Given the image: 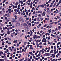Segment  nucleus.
Segmentation results:
<instances>
[{"instance_id": "f257e3e1", "label": "nucleus", "mask_w": 61, "mask_h": 61, "mask_svg": "<svg viewBox=\"0 0 61 61\" xmlns=\"http://www.w3.org/2000/svg\"><path fill=\"white\" fill-rule=\"evenodd\" d=\"M24 25V27L26 29H27L28 28V26L25 23H24L23 24Z\"/></svg>"}, {"instance_id": "f03ea898", "label": "nucleus", "mask_w": 61, "mask_h": 61, "mask_svg": "<svg viewBox=\"0 0 61 61\" xmlns=\"http://www.w3.org/2000/svg\"><path fill=\"white\" fill-rule=\"evenodd\" d=\"M19 21L20 22H21V23H23L24 22V20L23 19H21V18H19Z\"/></svg>"}, {"instance_id": "7ed1b4c3", "label": "nucleus", "mask_w": 61, "mask_h": 61, "mask_svg": "<svg viewBox=\"0 0 61 61\" xmlns=\"http://www.w3.org/2000/svg\"><path fill=\"white\" fill-rule=\"evenodd\" d=\"M29 54H30V55H32L33 56H35V54H33V53H32V52H29Z\"/></svg>"}, {"instance_id": "20e7f679", "label": "nucleus", "mask_w": 61, "mask_h": 61, "mask_svg": "<svg viewBox=\"0 0 61 61\" xmlns=\"http://www.w3.org/2000/svg\"><path fill=\"white\" fill-rule=\"evenodd\" d=\"M16 25L17 26H19L20 25V23H17L16 24Z\"/></svg>"}, {"instance_id": "39448f33", "label": "nucleus", "mask_w": 61, "mask_h": 61, "mask_svg": "<svg viewBox=\"0 0 61 61\" xmlns=\"http://www.w3.org/2000/svg\"><path fill=\"white\" fill-rule=\"evenodd\" d=\"M7 34L8 35H9L10 34V31H9V30H8L7 31Z\"/></svg>"}, {"instance_id": "423d86ee", "label": "nucleus", "mask_w": 61, "mask_h": 61, "mask_svg": "<svg viewBox=\"0 0 61 61\" xmlns=\"http://www.w3.org/2000/svg\"><path fill=\"white\" fill-rule=\"evenodd\" d=\"M37 35H34V36H33V37L34 38V39H36V36Z\"/></svg>"}, {"instance_id": "0eeeda50", "label": "nucleus", "mask_w": 61, "mask_h": 61, "mask_svg": "<svg viewBox=\"0 0 61 61\" xmlns=\"http://www.w3.org/2000/svg\"><path fill=\"white\" fill-rule=\"evenodd\" d=\"M20 32L21 31H20V30L19 29H18V32H17L18 34H20Z\"/></svg>"}, {"instance_id": "6e6552de", "label": "nucleus", "mask_w": 61, "mask_h": 61, "mask_svg": "<svg viewBox=\"0 0 61 61\" xmlns=\"http://www.w3.org/2000/svg\"><path fill=\"white\" fill-rule=\"evenodd\" d=\"M17 40H16V41L15 40L14 41L13 43H17Z\"/></svg>"}, {"instance_id": "1a4fd4ad", "label": "nucleus", "mask_w": 61, "mask_h": 61, "mask_svg": "<svg viewBox=\"0 0 61 61\" xmlns=\"http://www.w3.org/2000/svg\"><path fill=\"white\" fill-rule=\"evenodd\" d=\"M15 21V19H14L12 20V23H14V22Z\"/></svg>"}, {"instance_id": "9d476101", "label": "nucleus", "mask_w": 61, "mask_h": 61, "mask_svg": "<svg viewBox=\"0 0 61 61\" xmlns=\"http://www.w3.org/2000/svg\"><path fill=\"white\" fill-rule=\"evenodd\" d=\"M25 22L27 23V24H28L29 23V21H28L26 20L25 21Z\"/></svg>"}, {"instance_id": "9b49d317", "label": "nucleus", "mask_w": 61, "mask_h": 61, "mask_svg": "<svg viewBox=\"0 0 61 61\" xmlns=\"http://www.w3.org/2000/svg\"><path fill=\"white\" fill-rule=\"evenodd\" d=\"M11 36L12 37H14V35L13 34V33H11Z\"/></svg>"}, {"instance_id": "f8f14e48", "label": "nucleus", "mask_w": 61, "mask_h": 61, "mask_svg": "<svg viewBox=\"0 0 61 61\" xmlns=\"http://www.w3.org/2000/svg\"><path fill=\"white\" fill-rule=\"evenodd\" d=\"M28 24L29 25V26L30 27V26H31V23H29Z\"/></svg>"}, {"instance_id": "ddd939ff", "label": "nucleus", "mask_w": 61, "mask_h": 61, "mask_svg": "<svg viewBox=\"0 0 61 61\" xmlns=\"http://www.w3.org/2000/svg\"><path fill=\"white\" fill-rule=\"evenodd\" d=\"M41 25V24H40L38 25L37 26V27H38L39 28V27H40V26Z\"/></svg>"}, {"instance_id": "4468645a", "label": "nucleus", "mask_w": 61, "mask_h": 61, "mask_svg": "<svg viewBox=\"0 0 61 61\" xmlns=\"http://www.w3.org/2000/svg\"><path fill=\"white\" fill-rule=\"evenodd\" d=\"M7 38L8 40H11V38H9V37H8Z\"/></svg>"}, {"instance_id": "2eb2a0df", "label": "nucleus", "mask_w": 61, "mask_h": 61, "mask_svg": "<svg viewBox=\"0 0 61 61\" xmlns=\"http://www.w3.org/2000/svg\"><path fill=\"white\" fill-rule=\"evenodd\" d=\"M56 2L54 4V5H53V7H55V6H56Z\"/></svg>"}, {"instance_id": "dca6fc26", "label": "nucleus", "mask_w": 61, "mask_h": 61, "mask_svg": "<svg viewBox=\"0 0 61 61\" xmlns=\"http://www.w3.org/2000/svg\"><path fill=\"white\" fill-rule=\"evenodd\" d=\"M15 20H16L17 19V16L16 15H15Z\"/></svg>"}, {"instance_id": "f3484780", "label": "nucleus", "mask_w": 61, "mask_h": 61, "mask_svg": "<svg viewBox=\"0 0 61 61\" xmlns=\"http://www.w3.org/2000/svg\"><path fill=\"white\" fill-rule=\"evenodd\" d=\"M44 56H47V53H45V54H44Z\"/></svg>"}, {"instance_id": "a211bd4d", "label": "nucleus", "mask_w": 61, "mask_h": 61, "mask_svg": "<svg viewBox=\"0 0 61 61\" xmlns=\"http://www.w3.org/2000/svg\"><path fill=\"white\" fill-rule=\"evenodd\" d=\"M30 49H32L33 50L34 49V48L32 47H30Z\"/></svg>"}, {"instance_id": "6ab92c4d", "label": "nucleus", "mask_w": 61, "mask_h": 61, "mask_svg": "<svg viewBox=\"0 0 61 61\" xmlns=\"http://www.w3.org/2000/svg\"><path fill=\"white\" fill-rule=\"evenodd\" d=\"M2 14H4L5 13V11H1Z\"/></svg>"}, {"instance_id": "aec40b11", "label": "nucleus", "mask_w": 61, "mask_h": 61, "mask_svg": "<svg viewBox=\"0 0 61 61\" xmlns=\"http://www.w3.org/2000/svg\"><path fill=\"white\" fill-rule=\"evenodd\" d=\"M38 16H40V17H41L42 16V15H41L40 14H39L38 15Z\"/></svg>"}, {"instance_id": "412c9836", "label": "nucleus", "mask_w": 61, "mask_h": 61, "mask_svg": "<svg viewBox=\"0 0 61 61\" xmlns=\"http://www.w3.org/2000/svg\"><path fill=\"white\" fill-rule=\"evenodd\" d=\"M30 32L31 34H33V32H32V30H30Z\"/></svg>"}, {"instance_id": "4be33fe9", "label": "nucleus", "mask_w": 61, "mask_h": 61, "mask_svg": "<svg viewBox=\"0 0 61 61\" xmlns=\"http://www.w3.org/2000/svg\"><path fill=\"white\" fill-rule=\"evenodd\" d=\"M58 29H59V30H60V26H58Z\"/></svg>"}, {"instance_id": "5701e85b", "label": "nucleus", "mask_w": 61, "mask_h": 61, "mask_svg": "<svg viewBox=\"0 0 61 61\" xmlns=\"http://www.w3.org/2000/svg\"><path fill=\"white\" fill-rule=\"evenodd\" d=\"M0 54H3V52L2 51H0Z\"/></svg>"}, {"instance_id": "b1692460", "label": "nucleus", "mask_w": 61, "mask_h": 61, "mask_svg": "<svg viewBox=\"0 0 61 61\" xmlns=\"http://www.w3.org/2000/svg\"><path fill=\"white\" fill-rule=\"evenodd\" d=\"M26 58L25 59L26 60V61H27V60H28V58H26L27 57H26Z\"/></svg>"}, {"instance_id": "393cba45", "label": "nucleus", "mask_w": 61, "mask_h": 61, "mask_svg": "<svg viewBox=\"0 0 61 61\" xmlns=\"http://www.w3.org/2000/svg\"><path fill=\"white\" fill-rule=\"evenodd\" d=\"M11 13V11H9V13H8L9 15H11V13L10 14V13Z\"/></svg>"}, {"instance_id": "a878e982", "label": "nucleus", "mask_w": 61, "mask_h": 61, "mask_svg": "<svg viewBox=\"0 0 61 61\" xmlns=\"http://www.w3.org/2000/svg\"><path fill=\"white\" fill-rule=\"evenodd\" d=\"M15 23H18V21L17 20H15Z\"/></svg>"}, {"instance_id": "bb28decb", "label": "nucleus", "mask_w": 61, "mask_h": 61, "mask_svg": "<svg viewBox=\"0 0 61 61\" xmlns=\"http://www.w3.org/2000/svg\"><path fill=\"white\" fill-rule=\"evenodd\" d=\"M52 27V25H50L49 27H50V28H51V27Z\"/></svg>"}, {"instance_id": "cd10ccee", "label": "nucleus", "mask_w": 61, "mask_h": 61, "mask_svg": "<svg viewBox=\"0 0 61 61\" xmlns=\"http://www.w3.org/2000/svg\"><path fill=\"white\" fill-rule=\"evenodd\" d=\"M50 38H51L49 36L48 37V40H49V39H50Z\"/></svg>"}, {"instance_id": "c85d7f7f", "label": "nucleus", "mask_w": 61, "mask_h": 61, "mask_svg": "<svg viewBox=\"0 0 61 61\" xmlns=\"http://www.w3.org/2000/svg\"><path fill=\"white\" fill-rule=\"evenodd\" d=\"M6 51H7L8 52H9V50L8 49H6Z\"/></svg>"}, {"instance_id": "c756f323", "label": "nucleus", "mask_w": 61, "mask_h": 61, "mask_svg": "<svg viewBox=\"0 0 61 61\" xmlns=\"http://www.w3.org/2000/svg\"><path fill=\"white\" fill-rule=\"evenodd\" d=\"M36 37H37V38L39 39L40 38V36H37Z\"/></svg>"}, {"instance_id": "7c9ffc66", "label": "nucleus", "mask_w": 61, "mask_h": 61, "mask_svg": "<svg viewBox=\"0 0 61 61\" xmlns=\"http://www.w3.org/2000/svg\"><path fill=\"white\" fill-rule=\"evenodd\" d=\"M41 52H42V50H41L39 51V53H41Z\"/></svg>"}, {"instance_id": "2f4dec72", "label": "nucleus", "mask_w": 61, "mask_h": 61, "mask_svg": "<svg viewBox=\"0 0 61 61\" xmlns=\"http://www.w3.org/2000/svg\"><path fill=\"white\" fill-rule=\"evenodd\" d=\"M27 16L26 15H25L24 16V17H25L26 18H27Z\"/></svg>"}, {"instance_id": "473e14b6", "label": "nucleus", "mask_w": 61, "mask_h": 61, "mask_svg": "<svg viewBox=\"0 0 61 61\" xmlns=\"http://www.w3.org/2000/svg\"><path fill=\"white\" fill-rule=\"evenodd\" d=\"M29 21L30 22H31V18H30L29 19Z\"/></svg>"}, {"instance_id": "72a5a7b5", "label": "nucleus", "mask_w": 61, "mask_h": 61, "mask_svg": "<svg viewBox=\"0 0 61 61\" xmlns=\"http://www.w3.org/2000/svg\"><path fill=\"white\" fill-rule=\"evenodd\" d=\"M11 9H9L8 10V11H11Z\"/></svg>"}, {"instance_id": "f704fd0d", "label": "nucleus", "mask_w": 61, "mask_h": 61, "mask_svg": "<svg viewBox=\"0 0 61 61\" xmlns=\"http://www.w3.org/2000/svg\"><path fill=\"white\" fill-rule=\"evenodd\" d=\"M44 60L46 61L47 60V58H45Z\"/></svg>"}, {"instance_id": "c9c22d12", "label": "nucleus", "mask_w": 61, "mask_h": 61, "mask_svg": "<svg viewBox=\"0 0 61 61\" xmlns=\"http://www.w3.org/2000/svg\"><path fill=\"white\" fill-rule=\"evenodd\" d=\"M14 11H15V12H16V11H17V10H16V9H15L14 10Z\"/></svg>"}, {"instance_id": "e433bc0d", "label": "nucleus", "mask_w": 61, "mask_h": 61, "mask_svg": "<svg viewBox=\"0 0 61 61\" xmlns=\"http://www.w3.org/2000/svg\"><path fill=\"white\" fill-rule=\"evenodd\" d=\"M37 19L38 21H39V18H37Z\"/></svg>"}, {"instance_id": "4c0bfd02", "label": "nucleus", "mask_w": 61, "mask_h": 61, "mask_svg": "<svg viewBox=\"0 0 61 61\" xmlns=\"http://www.w3.org/2000/svg\"><path fill=\"white\" fill-rule=\"evenodd\" d=\"M18 30L16 29L15 30V32H17V33L18 32Z\"/></svg>"}, {"instance_id": "58836bf2", "label": "nucleus", "mask_w": 61, "mask_h": 61, "mask_svg": "<svg viewBox=\"0 0 61 61\" xmlns=\"http://www.w3.org/2000/svg\"><path fill=\"white\" fill-rule=\"evenodd\" d=\"M18 2H16L15 4L16 5H18Z\"/></svg>"}, {"instance_id": "ea45409f", "label": "nucleus", "mask_w": 61, "mask_h": 61, "mask_svg": "<svg viewBox=\"0 0 61 61\" xmlns=\"http://www.w3.org/2000/svg\"><path fill=\"white\" fill-rule=\"evenodd\" d=\"M42 45V43L41 42L40 43L39 45Z\"/></svg>"}, {"instance_id": "a19ab883", "label": "nucleus", "mask_w": 61, "mask_h": 61, "mask_svg": "<svg viewBox=\"0 0 61 61\" xmlns=\"http://www.w3.org/2000/svg\"><path fill=\"white\" fill-rule=\"evenodd\" d=\"M37 48H38L39 47V44H37Z\"/></svg>"}, {"instance_id": "79ce46f5", "label": "nucleus", "mask_w": 61, "mask_h": 61, "mask_svg": "<svg viewBox=\"0 0 61 61\" xmlns=\"http://www.w3.org/2000/svg\"><path fill=\"white\" fill-rule=\"evenodd\" d=\"M49 56V53H47V56Z\"/></svg>"}, {"instance_id": "37998d69", "label": "nucleus", "mask_w": 61, "mask_h": 61, "mask_svg": "<svg viewBox=\"0 0 61 61\" xmlns=\"http://www.w3.org/2000/svg\"><path fill=\"white\" fill-rule=\"evenodd\" d=\"M7 54H8V55H10V54H11V53L8 52L7 53Z\"/></svg>"}, {"instance_id": "c03bdc74", "label": "nucleus", "mask_w": 61, "mask_h": 61, "mask_svg": "<svg viewBox=\"0 0 61 61\" xmlns=\"http://www.w3.org/2000/svg\"><path fill=\"white\" fill-rule=\"evenodd\" d=\"M4 34H1V36H4Z\"/></svg>"}, {"instance_id": "a18cd8bd", "label": "nucleus", "mask_w": 61, "mask_h": 61, "mask_svg": "<svg viewBox=\"0 0 61 61\" xmlns=\"http://www.w3.org/2000/svg\"><path fill=\"white\" fill-rule=\"evenodd\" d=\"M5 1H6V0H3V3H5Z\"/></svg>"}, {"instance_id": "49530a36", "label": "nucleus", "mask_w": 61, "mask_h": 61, "mask_svg": "<svg viewBox=\"0 0 61 61\" xmlns=\"http://www.w3.org/2000/svg\"><path fill=\"white\" fill-rule=\"evenodd\" d=\"M15 8V6H13V9H14V8Z\"/></svg>"}, {"instance_id": "de8ad7c7", "label": "nucleus", "mask_w": 61, "mask_h": 61, "mask_svg": "<svg viewBox=\"0 0 61 61\" xmlns=\"http://www.w3.org/2000/svg\"><path fill=\"white\" fill-rule=\"evenodd\" d=\"M36 18H35L34 19L35 21H36Z\"/></svg>"}, {"instance_id": "09e8293b", "label": "nucleus", "mask_w": 61, "mask_h": 61, "mask_svg": "<svg viewBox=\"0 0 61 61\" xmlns=\"http://www.w3.org/2000/svg\"><path fill=\"white\" fill-rule=\"evenodd\" d=\"M41 50L42 51H44V49L43 48L42 49V50Z\"/></svg>"}, {"instance_id": "8fccbe9b", "label": "nucleus", "mask_w": 61, "mask_h": 61, "mask_svg": "<svg viewBox=\"0 0 61 61\" xmlns=\"http://www.w3.org/2000/svg\"><path fill=\"white\" fill-rule=\"evenodd\" d=\"M53 51H54V50H51V51L52 52V53H53Z\"/></svg>"}, {"instance_id": "3c124183", "label": "nucleus", "mask_w": 61, "mask_h": 61, "mask_svg": "<svg viewBox=\"0 0 61 61\" xmlns=\"http://www.w3.org/2000/svg\"><path fill=\"white\" fill-rule=\"evenodd\" d=\"M36 0H34V1L33 2V3H35V2H36Z\"/></svg>"}, {"instance_id": "603ef678", "label": "nucleus", "mask_w": 61, "mask_h": 61, "mask_svg": "<svg viewBox=\"0 0 61 61\" xmlns=\"http://www.w3.org/2000/svg\"><path fill=\"white\" fill-rule=\"evenodd\" d=\"M43 45L45 46H46V43H44Z\"/></svg>"}, {"instance_id": "864d4df0", "label": "nucleus", "mask_w": 61, "mask_h": 61, "mask_svg": "<svg viewBox=\"0 0 61 61\" xmlns=\"http://www.w3.org/2000/svg\"><path fill=\"white\" fill-rule=\"evenodd\" d=\"M21 5H23V1H21Z\"/></svg>"}, {"instance_id": "5fc2aeb1", "label": "nucleus", "mask_w": 61, "mask_h": 61, "mask_svg": "<svg viewBox=\"0 0 61 61\" xmlns=\"http://www.w3.org/2000/svg\"><path fill=\"white\" fill-rule=\"evenodd\" d=\"M42 54H44V53H45V51H42Z\"/></svg>"}, {"instance_id": "6e6d98bb", "label": "nucleus", "mask_w": 61, "mask_h": 61, "mask_svg": "<svg viewBox=\"0 0 61 61\" xmlns=\"http://www.w3.org/2000/svg\"><path fill=\"white\" fill-rule=\"evenodd\" d=\"M57 30H58V29L56 28L55 29V31H57Z\"/></svg>"}, {"instance_id": "4d7b16f0", "label": "nucleus", "mask_w": 61, "mask_h": 61, "mask_svg": "<svg viewBox=\"0 0 61 61\" xmlns=\"http://www.w3.org/2000/svg\"><path fill=\"white\" fill-rule=\"evenodd\" d=\"M8 45H11V42H9L8 43Z\"/></svg>"}, {"instance_id": "13d9d810", "label": "nucleus", "mask_w": 61, "mask_h": 61, "mask_svg": "<svg viewBox=\"0 0 61 61\" xmlns=\"http://www.w3.org/2000/svg\"><path fill=\"white\" fill-rule=\"evenodd\" d=\"M42 7H43V8H44V4H42Z\"/></svg>"}, {"instance_id": "bf43d9fd", "label": "nucleus", "mask_w": 61, "mask_h": 61, "mask_svg": "<svg viewBox=\"0 0 61 61\" xmlns=\"http://www.w3.org/2000/svg\"><path fill=\"white\" fill-rule=\"evenodd\" d=\"M1 33H3V32H4V30H1Z\"/></svg>"}, {"instance_id": "052dcab7", "label": "nucleus", "mask_w": 61, "mask_h": 61, "mask_svg": "<svg viewBox=\"0 0 61 61\" xmlns=\"http://www.w3.org/2000/svg\"><path fill=\"white\" fill-rule=\"evenodd\" d=\"M39 47H40V48H42V46H40Z\"/></svg>"}, {"instance_id": "680f3d73", "label": "nucleus", "mask_w": 61, "mask_h": 61, "mask_svg": "<svg viewBox=\"0 0 61 61\" xmlns=\"http://www.w3.org/2000/svg\"><path fill=\"white\" fill-rule=\"evenodd\" d=\"M46 24H45V25H44V27H46Z\"/></svg>"}, {"instance_id": "e2e57ef3", "label": "nucleus", "mask_w": 61, "mask_h": 61, "mask_svg": "<svg viewBox=\"0 0 61 61\" xmlns=\"http://www.w3.org/2000/svg\"><path fill=\"white\" fill-rule=\"evenodd\" d=\"M56 46H54V48L55 49H56Z\"/></svg>"}, {"instance_id": "0e129e2a", "label": "nucleus", "mask_w": 61, "mask_h": 61, "mask_svg": "<svg viewBox=\"0 0 61 61\" xmlns=\"http://www.w3.org/2000/svg\"><path fill=\"white\" fill-rule=\"evenodd\" d=\"M22 48V47H20V50H21V49Z\"/></svg>"}, {"instance_id": "69168bd1", "label": "nucleus", "mask_w": 61, "mask_h": 61, "mask_svg": "<svg viewBox=\"0 0 61 61\" xmlns=\"http://www.w3.org/2000/svg\"><path fill=\"white\" fill-rule=\"evenodd\" d=\"M26 42H25L24 43V45H26Z\"/></svg>"}, {"instance_id": "338daca9", "label": "nucleus", "mask_w": 61, "mask_h": 61, "mask_svg": "<svg viewBox=\"0 0 61 61\" xmlns=\"http://www.w3.org/2000/svg\"><path fill=\"white\" fill-rule=\"evenodd\" d=\"M58 3L59 4H60V3H61V2L60 1H59Z\"/></svg>"}, {"instance_id": "774afa93", "label": "nucleus", "mask_w": 61, "mask_h": 61, "mask_svg": "<svg viewBox=\"0 0 61 61\" xmlns=\"http://www.w3.org/2000/svg\"><path fill=\"white\" fill-rule=\"evenodd\" d=\"M48 31H49V33H51V30H49Z\"/></svg>"}]
</instances>
